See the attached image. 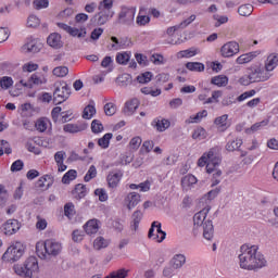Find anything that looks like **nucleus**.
Wrapping results in <instances>:
<instances>
[{
    "label": "nucleus",
    "instance_id": "obj_1",
    "mask_svg": "<svg viewBox=\"0 0 278 278\" xmlns=\"http://www.w3.org/2000/svg\"><path fill=\"white\" fill-rule=\"evenodd\" d=\"M257 245H241V254H239V266L243 270H256L266 266V258L262 253L257 252Z\"/></svg>",
    "mask_w": 278,
    "mask_h": 278
},
{
    "label": "nucleus",
    "instance_id": "obj_2",
    "mask_svg": "<svg viewBox=\"0 0 278 278\" xmlns=\"http://www.w3.org/2000/svg\"><path fill=\"white\" fill-rule=\"evenodd\" d=\"M220 162L223 160L218 155V148H211L207 152H204L202 156L198 160V166L200 168H203L206 166V173L208 175L213 174V180L212 186H218L220 184V175H223V172L218 169V166H220Z\"/></svg>",
    "mask_w": 278,
    "mask_h": 278
},
{
    "label": "nucleus",
    "instance_id": "obj_3",
    "mask_svg": "<svg viewBox=\"0 0 278 278\" xmlns=\"http://www.w3.org/2000/svg\"><path fill=\"white\" fill-rule=\"evenodd\" d=\"M36 253L40 260H47L49 256L55 257L62 253V243L54 239L38 241L36 243Z\"/></svg>",
    "mask_w": 278,
    "mask_h": 278
},
{
    "label": "nucleus",
    "instance_id": "obj_4",
    "mask_svg": "<svg viewBox=\"0 0 278 278\" xmlns=\"http://www.w3.org/2000/svg\"><path fill=\"white\" fill-rule=\"evenodd\" d=\"M210 206L202 208L200 212L195 213L193 216V225L194 227L203 226V237L205 240H212L214 238V225L212 220H206L207 214H210ZM204 223V224H203Z\"/></svg>",
    "mask_w": 278,
    "mask_h": 278
},
{
    "label": "nucleus",
    "instance_id": "obj_5",
    "mask_svg": "<svg viewBox=\"0 0 278 278\" xmlns=\"http://www.w3.org/2000/svg\"><path fill=\"white\" fill-rule=\"evenodd\" d=\"M13 270L18 277L31 278L35 273L40 270L38 265V258L36 256H29L23 264H16L13 266Z\"/></svg>",
    "mask_w": 278,
    "mask_h": 278
},
{
    "label": "nucleus",
    "instance_id": "obj_6",
    "mask_svg": "<svg viewBox=\"0 0 278 278\" xmlns=\"http://www.w3.org/2000/svg\"><path fill=\"white\" fill-rule=\"evenodd\" d=\"M25 253V244L20 241L13 242L2 255L3 262H18Z\"/></svg>",
    "mask_w": 278,
    "mask_h": 278
},
{
    "label": "nucleus",
    "instance_id": "obj_7",
    "mask_svg": "<svg viewBox=\"0 0 278 278\" xmlns=\"http://www.w3.org/2000/svg\"><path fill=\"white\" fill-rule=\"evenodd\" d=\"M71 97V88L66 81L61 80V86H56L53 92V104L60 105V103H64L66 99Z\"/></svg>",
    "mask_w": 278,
    "mask_h": 278
},
{
    "label": "nucleus",
    "instance_id": "obj_8",
    "mask_svg": "<svg viewBox=\"0 0 278 278\" xmlns=\"http://www.w3.org/2000/svg\"><path fill=\"white\" fill-rule=\"evenodd\" d=\"M148 238L154 242H164L166 232L162 230V223L153 222L148 232Z\"/></svg>",
    "mask_w": 278,
    "mask_h": 278
},
{
    "label": "nucleus",
    "instance_id": "obj_9",
    "mask_svg": "<svg viewBox=\"0 0 278 278\" xmlns=\"http://www.w3.org/2000/svg\"><path fill=\"white\" fill-rule=\"evenodd\" d=\"M240 53V43L238 41H228L220 48L222 58H233Z\"/></svg>",
    "mask_w": 278,
    "mask_h": 278
},
{
    "label": "nucleus",
    "instance_id": "obj_10",
    "mask_svg": "<svg viewBox=\"0 0 278 278\" xmlns=\"http://www.w3.org/2000/svg\"><path fill=\"white\" fill-rule=\"evenodd\" d=\"M88 129V124L84 122H78L76 124H65L63 125L64 134H80V131H86Z\"/></svg>",
    "mask_w": 278,
    "mask_h": 278
},
{
    "label": "nucleus",
    "instance_id": "obj_11",
    "mask_svg": "<svg viewBox=\"0 0 278 278\" xmlns=\"http://www.w3.org/2000/svg\"><path fill=\"white\" fill-rule=\"evenodd\" d=\"M21 229V223L16 219H9L2 225L4 236H14Z\"/></svg>",
    "mask_w": 278,
    "mask_h": 278
},
{
    "label": "nucleus",
    "instance_id": "obj_12",
    "mask_svg": "<svg viewBox=\"0 0 278 278\" xmlns=\"http://www.w3.org/2000/svg\"><path fill=\"white\" fill-rule=\"evenodd\" d=\"M101 228V222L97 218L89 219L84 225V230L87 236H94V233H99V229Z\"/></svg>",
    "mask_w": 278,
    "mask_h": 278
},
{
    "label": "nucleus",
    "instance_id": "obj_13",
    "mask_svg": "<svg viewBox=\"0 0 278 278\" xmlns=\"http://www.w3.org/2000/svg\"><path fill=\"white\" fill-rule=\"evenodd\" d=\"M198 181L199 179H197L194 175L188 174L181 178L180 186L182 190L188 192V190H191L193 186H197Z\"/></svg>",
    "mask_w": 278,
    "mask_h": 278
},
{
    "label": "nucleus",
    "instance_id": "obj_14",
    "mask_svg": "<svg viewBox=\"0 0 278 278\" xmlns=\"http://www.w3.org/2000/svg\"><path fill=\"white\" fill-rule=\"evenodd\" d=\"M51 186H53L51 175H43L36 181V188H39V190H49Z\"/></svg>",
    "mask_w": 278,
    "mask_h": 278
},
{
    "label": "nucleus",
    "instance_id": "obj_15",
    "mask_svg": "<svg viewBox=\"0 0 278 278\" xmlns=\"http://www.w3.org/2000/svg\"><path fill=\"white\" fill-rule=\"evenodd\" d=\"M138 108H140V101L134 98L125 103L123 112L126 116H131Z\"/></svg>",
    "mask_w": 278,
    "mask_h": 278
},
{
    "label": "nucleus",
    "instance_id": "obj_16",
    "mask_svg": "<svg viewBox=\"0 0 278 278\" xmlns=\"http://www.w3.org/2000/svg\"><path fill=\"white\" fill-rule=\"evenodd\" d=\"M229 115L224 114L214 119V125L217 127L218 131H227L229 129Z\"/></svg>",
    "mask_w": 278,
    "mask_h": 278
},
{
    "label": "nucleus",
    "instance_id": "obj_17",
    "mask_svg": "<svg viewBox=\"0 0 278 278\" xmlns=\"http://www.w3.org/2000/svg\"><path fill=\"white\" fill-rule=\"evenodd\" d=\"M152 125L156 131H166L170 127V121L162 117H156L153 119Z\"/></svg>",
    "mask_w": 278,
    "mask_h": 278
},
{
    "label": "nucleus",
    "instance_id": "obj_18",
    "mask_svg": "<svg viewBox=\"0 0 278 278\" xmlns=\"http://www.w3.org/2000/svg\"><path fill=\"white\" fill-rule=\"evenodd\" d=\"M252 73L254 75V79L256 83L268 81V79H270V77H273V74H270L271 71H268L267 68L254 70Z\"/></svg>",
    "mask_w": 278,
    "mask_h": 278
},
{
    "label": "nucleus",
    "instance_id": "obj_19",
    "mask_svg": "<svg viewBox=\"0 0 278 278\" xmlns=\"http://www.w3.org/2000/svg\"><path fill=\"white\" fill-rule=\"evenodd\" d=\"M140 203V194L137 192H130L125 198V204L127 205L128 210H134L136 205Z\"/></svg>",
    "mask_w": 278,
    "mask_h": 278
},
{
    "label": "nucleus",
    "instance_id": "obj_20",
    "mask_svg": "<svg viewBox=\"0 0 278 278\" xmlns=\"http://www.w3.org/2000/svg\"><path fill=\"white\" fill-rule=\"evenodd\" d=\"M47 42L49 45V47H52V49H61V47H63V42H62V36H60V34L54 33L49 35V37L47 38Z\"/></svg>",
    "mask_w": 278,
    "mask_h": 278
},
{
    "label": "nucleus",
    "instance_id": "obj_21",
    "mask_svg": "<svg viewBox=\"0 0 278 278\" xmlns=\"http://www.w3.org/2000/svg\"><path fill=\"white\" fill-rule=\"evenodd\" d=\"M121 179H123V173H110L106 177V181L110 188H116L118 184H121Z\"/></svg>",
    "mask_w": 278,
    "mask_h": 278
},
{
    "label": "nucleus",
    "instance_id": "obj_22",
    "mask_svg": "<svg viewBox=\"0 0 278 278\" xmlns=\"http://www.w3.org/2000/svg\"><path fill=\"white\" fill-rule=\"evenodd\" d=\"M86 194H88V189L84 184L76 185L74 190L72 191V195L74 197V199H77V201H80V199H85Z\"/></svg>",
    "mask_w": 278,
    "mask_h": 278
},
{
    "label": "nucleus",
    "instance_id": "obj_23",
    "mask_svg": "<svg viewBox=\"0 0 278 278\" xmlns=\"http://www.w3.org/2000/svg\"><path fill=\"white\" fill-rule=\"evenodd\" d=\"M243 143L244 141H242L241 138L228 139L226 143V151H229V152L240 151V147H242Z\"/></svg>",
    "mask_w": 278,
    "mask_h": 278
},
{
    "label": "nucleus",
    "instance_id": "obj_24",
    "mask_svg": "<svg viewBox=\"0 0 278 278\" xmlns=\"http://www.w3.org/2000/svg\"><path fill=\"white\" fill-rule=\"evenodd\" d=\"M147 14V9L140 8L139 14L137 16L136 23L139 25V27H144L146 25H149L151 23V17Z\"/></svg>",
    "mask_w": 278,
    "mask_h": 278
},
{
    "label": "nucleus",
    "instance_id": "obj_25",
    "mask_svg": "<svg viewBox=\"0 0 278 278\" xmlns=\"http://www.w3.org/2000/svg\"><path fill=\"white\" fill-rule=\"evenodd\" d=\"M199 53H201V50H199V48H189L187 50L177 52L176 55L178 60H181L184 58L186 59L194 58V55H199Z\"/></svg>",
    "mask_w": 278,
    "mask_h": 278
},
{
    "label": "nucleus",
    "instance_id": "obj_26",
    "mask_svg": "<svg viewBox=\"0 0 278 278\" xmlns=\"http://www.w3.org/2000/svg\"><path fill=\"white\" fill-rule=\"evenodd\" d=\"M49 125H51V121H49L47 117H40L35 123V127L37 131H40V134L47 131V129H49Z\"/></svg>",
    "mask_w": 278,
    "mask_h": 278
},
{
    "label": "nucleus",
    "instance_id": "obj_27",
    "mask_svg": "<svg viewBox=\"0 0 278 278\" xmlns=\"http://www.w3.org/2000/svg\"><path fill=\"white\" fill-rule=\"evenodd\" d=\"M186 68L192 73H203L205 71V64L201 62H187Z\"/></svg>",
    "mask_w": 278,
    "mask_h": 278
},
{
    "label": "nucleus",
    "instance_id": "obj_28",
    "mask_svg": "<svg viewBox=\"0 0 278 278\" xmlns=\"http://www.w3.org/2000/svg\"><path fill=\"white\" fill-rule=\"evenodd\" d=\"M211 84H213V86H217L218 88H223L229 84V77L225 75L214 76L211 79Z\"/></svg>",
    "mask_w": 278,
    "mask_h": 278
},
{
    "label": "nucleus",
    "instance_id": "obj_29",
    "mask_svg": "<svg viewBox=\"0 0 278 278\" xmlns=\"http://www.w3.org/2000/svg\"><path fill=\"white\" fill-rule=\"evenodd\" d=\"M276 66H278V54H269L265 62V68L273 72Z\"/></svg>",
    "mask_w": 278,
    "mask_h": 278
},
{
    "label": "nucleus",
    "instance_id": "obj_30",
    "mask_svg": "<svg viewBox=\"0 0 278 278\" xmlns=\"http://www.w3.org/2000/svg\"><path fill=\"white\" fill-rule=\"evenodd\" d=\"M172 267L177 269L181 268L184 264H186V255L184 254H176L170 261Z\"/></svg>",
    "mask_w": 278,
    "mask_h": 278
},
{
    "label": "nucleus",
    "instance_id": "obj_31",
    "mask_svg": "<svg viewBox=\"0 0 278 278\" xmlns=\"http://www.w3.org/2000/svg\"><path fill=\"white\" fill-rule=\"evenodd\" d=\"M108 247H110V240L103 237H98L93 241V249H96V251H101V249H108Z\"/></svg>",
    "mask_w": 278,
    "mask_h": 278
},
{
    "label": "nucleus",
    "instance_id": "obj_32",
    "mask_svg": "<svg viewBox=\"0 0 278 278\" xmlns=\"http://www.w3.org/2000/svg\"><path fill=\"white\" fill-rule=\"evenodd\" d=\"M97 25H105L110 21V11H101L94 16Z\"/></svg>",
    "mask_w": 278,
    "mask_h": 278
},
{
    "label": "nucleus",
    "instance_id": "obj_33",
    "mask_svg": "<svg viewBox=\"0 0 278 278\" xmlns=\"http://www.w3.org/2000/svg\"><path fill=\"white\" fill-rule=\"evenodd\" d=\"M129 276V269L121 268L111 271L105 278H127Z\"/></svg>",
    "mask_w": 278,
    "mask_h": 278
},
{
    "label": "nucleus",
    "instance_id": "obj_34",
    "mask_svg": "<svg viewBox=\"0 0 278 278\" xmlns=\"http://www.w3.org/2000/svg\"><path fill=\"white\" fill-rule=\"evenodd\" d=\"M207 116V110H203L201 112H198L195 115H191L188 119H186V123L188 125L192 123H200L202 118H205Z\"/></svg>",
    "mask_w": 278,
    "mask_h": 278
},
{
    "label": "nucleus",
    "instance_id": "obj_35",
    "mask_svg": "<svg viewBox=\"0 0 278 278\" xmlns=\"http://www.w3.org/2000/svg\"><path fill=\"white\" fill-rule=\"evenodd\" d=\"M68 34L73 38H86L87 31L85 26H81L80 28L71 27Z\"/></svg>",
    "mask_w": 278,
    "mask_h": 278
},
{
    "label": "nucleus",
    "instance_id": "obj_36",
    "mask_svg": "<svg viewBox=\"0 0 278 278\" xmlns=\"http://www.w3.org/2000/svg\"><path fill=\"white\" fill-rule=\"evenodd\" d=\"M239 84L241 86H251V84H256L255 74L253 72L250 75H243L239 78Z\"/></svg>",
    "mask_w": 278,
    "mask_h": 278
},
{
    "label": "nucleus",
    "instance_id": "obj_37",
    "mask_svg": "<svg viewBox=\"0 0 278 278\" xmlns=\"http://www.w3.org/2000/svg\"><path fill=\"white\" fill-rule=\"evenodd\" d=\"M77 179V170L70 169L62 177V184H71V181H75Z\"/></svg>",
    "mask_w": 278,
    "mask_h": 278
},
{
    "label": "nucleus",
    "instance_id": "obj_38",
    "mask_svg": "<svg viewBox=\"0 0 278 278\" xmlns=\"http://www.w3.org/2000/svg\"><path fill=\"white\" fill-rule=\"evenodd\" d=\"M112 132H106L102 138L98 140V144L101 149H108L110 147V141L112 140Z\"/></svg>",
    "mask_w": 278,
    "mask_h": 278
},
{
    "label": "nucleus",
    "instance_id": "obj_39",
    "mask_svg": "<svg viewBox=\"0 0 278 278\" xmlns=\"http://www.w3.org/2000/svg\"><path fill=\"white\" fill-rule=\"evenodd\" d=\"M150 62H152V64L155 66H162L166 64V59L160 53H154L150 56Z\"/></svg>",
    "mask_w": 278,
    "mask_h": 278
},
{
    "label": "nucleus",
    "instance_id": "obj_40",
    "mask_svg": "<svg viewBox=\"0 0 278 278\" xmlns=\"http://www.w3.org/2000/svg\"><path fill=\"white\" fill-rule=\"evenodd\" d=\"M96 114H97V109L94 108V105L89 104L84 109L83 118L90 121V118H92V116H94Z\"/></svg>",
    "mask_w": 278,
    "mask_h": 278
},
{
    "label": "nucleus",
    "instance_id": "obj_41",
    "mask_svg": "<svg viewBox=\"0 0 278 278\" xmlns=\"http://www.w3.org/2000/svg\"><path fill=\"white\" fill-rule=\"evenodd\" d=\"M240 16H251L253 14V7L251 4H242L238 9Z\"/></svg>",
    "mask_w": 278,
    "mask_h": 278
},
{
    "label": "nucleus",
    "instance_id": "obj_42",
    "mask_svg": "<svg viewBox=\"0 0 278 278\" xmlns=\"http://www.w3.org/2000/svg\"><path fill=\"white\" fill-rule=\"evenodd\" d=\"M255 94H257V91L255 89L244 91L239 97H237V101L238 103H242V101H247V99H251L252 97H255Z\"/></svg>",
    "mask_w": 278,
    "mask_h": 278
},
{
    "label": "nucleus",
    "instance_id": "obj_43",
    "mask_svg": "<svg viewBox=\"0 0 278 278\" xmlns=\"http://www.w3.org/2000/svg\"><path fill=\"white\" fill-rule=\"evenodd\" d=\"M13 85H14V80L10 76H3L0 79V86L3 90H8V89L12 88Z\"/></svg>",
    "mask_w": 278,
    "mask_h": 278
},
{
    "label": "nucleus",
    "instance_id": "obj_44",
    "mask_svg": "<svg viewBox=\"0 0 278 278\" xmlns=\"http://www.w3.org/2000/svg\"><path fill=\"white\" fill-rule=\"evenodd\" d=\"M266 125H268V121L257 122L247 129V134H255V131H260V129H262V127H266Z\"/></svg>",
    "mask_w": 278,
    "mask_h": 278
},
{
    "label": "nucleus",
    "instance_id": "obj_45",
    "mask_svg": "<svg viewBox=\"0 0 278 278\" xmlns=\"http://www.w3.org/2000/svg\"><path fill=\"white\" fill-rule=\"evenodd\" d=\"M76 212H75V204H73V202H68L64 205V215L67 218H73V216H75Z\"/></svg>",
    "mask_w": 278,
    "mask_h": 278
},
{
    "label": "nucleus",
    "instance_id": "obj_46",
    "mask_svg": "<svg viewBox=\"0 0 278 278\" xmlns=\"http://www.w3.org/2000/svg\"><path fill=\"white\" fill-rule=\"evenodd\" d=\"M30 81L35 84V86H42V84H47V77H45V75L33 74Z\"/></svg>",
    "mask_w": 278,
    "mask_h": 278
},
{
    "label": "nucleus",
    "instance_id": "obj_47",
    "mask_svg": "<svg viewBox=\"0 0 278 278\" xmlns=\"http://www.w3.org/2000/svg\"><path fill=\"white\" fill-rule=\"evenodd\" d=\"M52 73L55 77H66L68 75V67L58 66L53 68Z\"/></svg>",
    "mask_w": 278,
    "mask_h": 278
},
{
    "label": "nucleus",
    "instance_id": "obj_48",
    "mask_svg": "<svg viewBox=\"0 0 278 278\" xmlns=\"http://www.w3.org/2000/svg\"><path fill=\"white\" fill-rule=\"evenodd\" d=\"M245 149L248 151H257L260 149V141L256 138H252L245 142Z\"/></svg>",
    "mask_w": 278,
    "mask_h": 278
},
{
    "label": "nucleus",
    "instance_id": "obj_49",
    "mask_svg": "<svg viewBox=\"0 0 278 278\" xmlns=\"http://www.w3.org/2000/svg\"><path fill=\"white\" fill-rule=\"evenodd\" d=\"M151 79H153V74L151 72L142 73L141 75H139L137 77V81L139 84H149V81H151Z\"/></svg>",
    "mask_w": 278,
    "mask_h": 278
},
{
    "label": "nucleus",
    "instance_id": "obj_50",
    "mask_svg": "<svg viewBox=\"0 0 278 278\" xmlns=\"http://www.w3.org/2000/svg\"><path fill=\"white\" fill-rule=\"evenodd\" d=\"M140 220H142V211H135L132 214V226L135 230L140 227Z\"/></svg>",
    "mask_w": 278,
    "mask_h": 278
},
{
    "label": "nucleus",
    "instance_id": "obj_51",
    "mask_svg": "<svg viewBox=\"0 0 278 278\" xmlns=\"http://www.w3.org/2000/svg\"><path fill=\"white\" fill-rule=\"evenodd\" d=\"M94 177H97V167L94 165H91L84 177V181L88 184V181H92Z\"/></svg>",
    "mask_w": 278,
    "mask_h": 278
},
{
    "label": "nucleus",
    "instance_id": "obj_52",
    "mask_svg": "<svg viewBox=\"0 0 278 278\" xmlns=\"http://www.w3.org/2000/svg\"><path fill=\"white\" fill-rule=\"evenodd\" d=\"M220 97H223V91H213L212 97L204 101V105L210 103H218V99H220Z\"/></svg>",
    "mask_w": 278,
    "mask_h": 278
},
{
    "label": "nucleus",
    "instance_id": "obj_53",
    "mask_svg": "<svg viewBox=\"0 0 278 278\" xmlns=\"http://www.w3.org/2000/svg\"><path fill=\"white\" fill-rule=\"evenodd\" d=\"M141 144H142V138L138 136L134 137L129 142V149H131V151H138Z\"/></svg>",
    "mask_w": 278,
    "mask_h": 278
},
{
    "label": "nucleus",
    "instance_id": "obj_54",
    "mask_svg": "<svg viewBox=\"0 0 278 278\" xmlns=\"http://www.w3.org/2000/svg\"><path fill=\"white\" fill-rule=\"evenodd\" d=\"M94 194H96V197L99 198V201H101V203H105V201H108V199H109L108 191H105V189H103V188L96 189Z\"/></svg>",
    "mask_w": 278,
    "mask_h": 278
},
{
    "label": "nucleus",
    "instance_id": "obj_55",
    "mask_svg": "<svg viewBox=\"0 0 278 278\" xmlns=\"http://www.w3.org/2000/svg\"><path fill=\"white\" fill-rule=\"evenodd\" d=\"M131 55H129V53L127 52H122V53H117L116 55V62L117 64H127V62H129Z\"/></svg>",
    "mask_w": 278,
    "mask_h": 278
},
{
    "label": "nucleus",
    "instance_id": "obj_56",
    "mask_svg": "<svg viewBox=\"0 0 278 278\" xmlns=\"http://www.w3.org/2000/svg\"><path fill=\"white\" fill-rule=\"evenodd\" d=\"M253 60V53L241 54L237 58V64H249Z\"/></svg>",
    "mask_w": 278,
    "mask_h": 278
},
{
    "label": "nucleus",
    "instance_id": "obj_57",
    "mask_svg": "<svg viewBox=\"0 0 278 278\" xmlns=\"http://www.w3.org/2000/svg\"><path fill=\"white\" fill-rule=\"evenodd\" d=\"M23 73H34V71H38V64L34 62L25 63L22 66Z\"/></svg>",
    "mask_w": 278,
    "mask_h": 278
},
{
    "label": "nucleus",
    "instance_id": "obj_58",
    "mask_svg": "<svg viewBox=\"0 0 278 278\" xmlns=\"http://www.w3.org/2000/svg\"><path fill=\"white\" fill-rule=\"evenodd\" d=\"M3 151L7 155H10V153H12V148H10V143L8 141L0 140V157L3 155Z\"/></svg>",
    "mask_w": 278,
    "mask_h": 278
},
{
    "label": "nucleus",
    "instance_id": "obj_59",
    "mask_svg": "<svg viewBox=\"0 0 278 278\" xmlns=\"http://www.w3.org/2000/svg\"><path fill=\"white\" fill-rule=\"evenodd\" d=\"M91 131L93 134H101L103 131V124L99 119H93L91 123Z\"/></svg>",
    "mask_w": 278,
    "mask_h": 278
},
{
    "label": "nucleus",
    "instance_id": "obj_60",
    "mask_svg": "<svg viewBox=\"0 0 278 278\" xmlns=\"http://www.w3.org/2000/svg\"><path fill=\"white\" fill-rule=\"evenodd\" d=\"M104 113L106 116H114L116 114V104L109 102L104 105Z\"/></svg>",
    "mask_w": 278,
    "mask_h": 278
},
{
    "label": "nucleus",
    "instance_id": "obj_61",
    "mask_svg": "<svg viewBox=\"0 0 278 278\" xmlns=\"http://www.w3.org/2000/svg\"><path fill=\"white\" fill-rule=\"evenodd\" d=\"M35 10H42L49 8V0H35L33 1Z\"/></svg>",
    "mask_w": 278,
    "mask_h": 278
},
{
    "label": "nucleus",
    "instance_id": "obj_62",
    "mask_svg": "<svg viewBox=\"0 0 278 278\" xmlns=\"http://www.w3.org/2000/svg\"><path fill=\"white\" fill-rule=\"evenodd\" d=\"M38 25H40V18H38V16L36 15L28 16V20H27L28 27H38Z\"/></svg>",
    "mask_w": 278,
    "mask_h": 278
},
{
    "label": "nucleus",
    "instance_id": "obj_63",
    "mask_svg": "<svg viewBox=\"0 0 278 278\" xmlns=\"http://www.w3.org/2000/svg\"><path fill=\"white\" fill-rule=\"evenodd\" d=\"M193 140H203L205 138V129L204 128H198L192 134Z\"/></svg>",
    "mask_w": 278,
    "mask_h": 278
},
{
    "label": "nucleus",
    "instance_id": "obj_64",
    "mask_svg": "<svg viewBox=\"0 0 278 278\" xmlns=\"http://www.w3.org/2000/svg\"><path fill=\"white\" fill-rule=\"evenodd\" d=\"M267 149H270V151H278V140L277 138H270L266 142Z\"/></svg>",
    "mask_w": 278,
    "mask_h": 278
}]
</instances>
